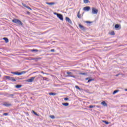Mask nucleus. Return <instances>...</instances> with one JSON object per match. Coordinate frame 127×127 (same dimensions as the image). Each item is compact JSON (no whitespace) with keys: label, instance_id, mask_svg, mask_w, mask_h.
<instances>
[{"label":"nucleus","instance_id":"nucleus-4","mask_svg":"<svg viewBox=\"0 0 127 127\" xmlns=\"http://www.w3.org/2000/svg\"><path fill=\"white\" fill-rule=\"evenodd\" d=\"M35 78H36V77L35 76L32 77L30 79H27L26 80V82H28V83H32V82H33V80H34V79H35Z\"/></svg>","mask_w":127,"mask_h":127},{"label":"nucleus","instance_id":"nucleus-29","mask_svg":"<svg viewBox=\"0 0 127 127\" xmlns=\"http://www.w3.org/2000/svg\"><path fill=\"white\" fill-rule=\"evenodd\" d=\"M79 75H86V73L83 72H79Z\"/></svg>","mask_w":127,"mask_h":127},{"label":"nucleus","instance_id":"nucleus-34","mask_svg":"<svg viewBox=\"0 0 127 127\" xmlns=\"http://www.w3.org/2000/svg\"><path fill=\"white\" fill-rule=\"evenodd\" d=\"M111 35H115V32L113 31L111 33Z\"/></svg>","mask_w":127,"mask_h":127},{"label":"nucleus","instance_id":"nucleus-16","mask_svg":"<svg viewBox=\"0 0 127 127\" xmlns=\"http://www.w3.org/2000/svg\"><path fill=\"white\" fill-rule=\"evenodd\" d=\"M3 40H5V43H8V39L7 38H3Z\"/></svg>","mask_w":127,"mask_h":127},{"label":"nucleus","instance_id":"nucleus-12","mask_svg":"<svg viewBox=\"0 0 127 127\" xmlns=\"http://www.w3.org/2000/svg\"><path fill=\"white\" fill-rule=\"evenodd\" d=\"M85 80H88L87 81V83H90V82H91L92 81H94V79H91L89 77L85 78Z\"/></svg>","mask_w":127,"mask_h":127},{"label":"nucleus","instance_id":"nucleus-22","mask_svg":"<svg viewBox=\"0 0 127 127\" xmlns=\"http://www.w3.org/2000/svg\"><path fill=\"white\" fill-rule=\"evenodd\" d=\"M32 113H34V114L35 115V116H37V117H38V116H39L38 114H37V113H36V112H35L34 111H32Z\"/></svg>","mask_w":127,"mask_h":127},{"label":"nucleus","instance_id":"nucleus-15","mask_svg":"<svg viewBox=\"0 0 127 127\" xmlns=\"http://www.w3.org/2000/svg\"><path fill=\"white\" fill-rule=\"evenodd\" d=\"M3 105L5 106V107H10V106H11V104L8 103H4L3 104Z\"/></svg>","mask_w":127,"mask_h":127},{"label":"nucleus","instance_id":"nucleus-30","mask_svg":"<svg viewBox=\"0 0 127 127\" xmlns=\"http://www.w3.org/2000/svg\"><path fill=\"white\" fill-rule=\"evenodd\" d=\"M103 123H105V124H106V125H109V122H107L106 121H103Z\"/></svg>","mask_w":127,"mask_h":127},{"label":"nucleus","instance_id":"nucleus-41","mask_svg":"<svg viewBox=\"0 0 127 127\" xmlns=\"http://www.w3.org/2000/svg\"><path fill=\"white\" fill-rule=\"evenodd\" d=\"M32 60H36V58H33L32 59Z\"/></svg>","mask_w":127,"mask_h":127},{"label":"nucleus","instance_id":"nucleus-37","mask_svg":"<svg viewBox=\"0 0 127 127\" xmlns=\"http://www.w3.org/2000/svg\"><path fill=\"white\" fill-rule=\"evenodd\" d=\"M69 100V98H64V101H68Z\"/></svg>","mask_w":127,"mask_h":127},{"label":"nucleus","instance_id":"nucleus-13","mask_svg":"<svg viewBox=\"0 0 127 127\" xmlns=\"http://www.w3.org/2000/svg\"><path fill=\"white\" fill-rule=\"evenodd\" d=\"M101 105H103L104 107H108V104L105 101H103L101 102Z\"/></svg>","mask_w":127,"mask_h":127},{"label":"nucleus","instance_id":"nucleus-19","mask_svg":"<svg viewBox=\"0 0 127 127\" xmlns=\"http://www.w3.org/2000/svg\"><path fill=\"white\" fill-rule=\"evenodd\" d=\"M30 51H31V52H38V50L33 49V50H31Z\"/></svg>","mask_w":127,"mask_h":127},{"label":"nucleus","instance_id":"nucleus-44","mask_svg":"<svg viewBox=\"0 0 127 127\" xmlns=\"http://www.w3.org/2000/svg\"><path fill=\"white\" fill-rule=\"evenodd\" d=\"M125 91H126L127 92V89H125Z\"/></svg>","mask_w":127,"mask_h":127},{"label":"nucleus","instance_id":"nucleus-21","mask_svg":"<svg viewBox=\"0 0 127 127\" xmlns=\"http://www.w3.org/2000/svg\"><path fill=\"white\" fill-rule=\"evenodd\" d=\"M118 92H119V90H115V91L113 92V95H115V94H117V93H118Z\"/></svg>","mask_w":127,"mask_h":127},{"label":"nucleus","instance_id":"nucleus-18","mask_svg":"<svg viewBox=\"0 0 127 127\" xmlns=\"http://www.w3.org/2000/svg\"><path fill=\"white\" fill-rule=\"evenodd\" d=\"M62 105H63V106H64V107H68V106H69V103H63Z\"/></svg>","mask_w":127,"mask_h":127},{"label":"nucleus","instance_id":"nucleus-9","mask_svg":"<svg viewBox=\"0 0 127 127\" xmlns=\"http://www.w3.org/2000/svg\"><path fill=\"white\" fill-rule=\"evenodd\" d=\"M11 74H13L14 75H18V76H20V73L18 72H11Z\"/></svg>","mask_w":127,"mask_h":127},{"label":"nucleus","instance_id":"nucleus-45","mask_svg":"<svg viewBox=\"0 0 127 127\" xmlns=\"http://www.w3.org/2000/svg\"><path fill=\"white\" fill-rule=\"evenodd\" d=\"M28 13H29V12H28Z\"/></svg>","mask_w":127,"mask_h":127},{"label":"nucleus","instance_id":"nucleus-5","mask_svg":"<svg viewBox=\"0 0 127 127\" xmlns=\"http://www.w3.org/2000/svg\"><path fill=\"white\" fill-rule=\"evenodd\" d=\"M92 13L93 14H98V9L95 7L92 8Z\"/></svg>","mask_w":127,"mask_h":127},{"label":"nucleus","instance_id":"nucleus-1","mask_svg":"<svg viewBox=\"0 0 127 127\" xmlns=\"http://www.w3.org/2000/svg\"><path fill=\"white\" fill-rule=\"evenodd\" d=\"M12 22L18 24V25H23L22 22L20 20L17 19H14L12 20Z\"/></svg>","mask_w":127,"mask_h":127},{"label":"nucleus","instance_id":"nucleus-3","mask_svg":"<svg viewBox=\"0 0 127 127\" xmlns=\"http://www.w3.org/2000/svg\"><path fill=\"white\" fill-rule=\"evenodd\" d=\"M67 77H72L73 78H75V75H73V73L71 72H67Z\"/></svg>","mask_w":127,"mask_h":127},{"label":"nucleus","instance_id":"nucleus-32","mask_svg":"<svg viewBox=\"0 0 127 127\" xmlns=\"http://www.w3.org/2000/svg\"><path fill=\"white\" fill-rule=\"evenodd\" d=\"M76 89H77L78 90H80V87L77 85L75 86Z\"/></svg>","mask_w":127,"mask_h":127},{"label":"nucleus","instance_id":"nucleus-46","mask_svg":"<svg viewBox=\"0 0 127 127\" xmlns=\"http://www.w3.org/2000/svg\"><path fill=\"white\" fill-rule=\"evenodd\" d=\"M1 75H0V77H1Z\"/></svg>","mask_w":127,"mask_h":127},{"label":"nucleus","instance_id":"nucleus-23","mask_svg":"<svg viewBox=\"0 0 127 127\" xmlns=\"http://www.w3.org/2000/svg\"><path fill=\"white\" fill-rule=\"evenodd\" d=\"M25 73H26V71H23L20 72V75H22L23 74H25Z\"/></svg>","mask_w":127,"mask_h":127},{"label":"nucleus","instance_id":"nucleus-2","mask_svg":"<svg viewBox=\"0 0 127 127\" xmlns=\"http://www.w3.org/2000/svg\"><path fill=\"white\" fill-rule=\"evenodd\" d=\"M5 78L7 79V80H9L10 81H12L13 82H15L16 79H14V77H12L9 76H5Z\"/></svg>","mask_w":127,"mask_h":127},{"label":"nucleus","instance_id":"nucleus-27","mask_svg":"<svg viewBox=\"0 0 127 127\" xmlns=\"http://www.w3.org/2000/svg\"><path fill=\"white\" fill-rule=\"evenodd\" d=\"M13 96H14V94H9L8 97H10V98H13Z\"/></svg>","mask_w":127,"mask_h":127},{"label":"nucleus","instance_id":"nucleus-43","mask_svg":"<svg viewBox=\"0 0 127 127\" xmlns=\"http://www.w3.org/2000/svg\"><path fill=\"white\" fill-rule=\"evenodd\" d=\"M41 73H42V74H44V72L43 71H41Z\"/></svg>","mask_w":127,"mask_h":127},{"label":"nucleus","instance_id":"nucleus-6","mask_svg":"<svg viewBox=\"0 0 127 127\" xmlns=\"http://www.w3.org/2000/svg\"><path fill=\"white\" fill-rule=\"evenodd\" d=\"M91 7H90V6H86L83 8V10H84L85 11H89Z\"/></svg>","mask_w":127,"mask_h":127},{"label":"nucleus","instance_id":"nucleus-7","mask_svg":"<svg viewBox=\"0 0 127 127\" xmlns=\"http://www.w3.org/2000/svg\"><path fill=\"white\" fill-rule=\"evenodd\" d=\"M65 20L66 21H67L68 23H70V24H72V21H71V19L68 17H65Z\"/></svg>","mask_w":127,"mask_h":127},{"label":"nucleus","instance_id":"nucleus-39","mask_svg":"<svg viewBox=\"0 0 127 127\" xmlns=\"http://www.w3.org/2000/svg\"><path fill=\"white\" fill-rule=\"evenodd\" d=\"M86 23H92V22L89 21H86Z\"/></svg>","mask_w":127,"mask_h":127},{"label":"nucleus","instance_id":"nucleus-40","mask_svg":"<svg viewBox=\"0 0 127 127\" xmlns=\"http://www.w3.org/2000/svg\"><path fill=\"white\" fill-rule=\"evenodd\" d=\"M23 6H24V7H26L27 6H28L25 4H23Z\"/></svg>","mask_w":127,"mask_h":127},{"label":"nucleus","instance_id":"nucleus-31","mask_svg":"<svg viewBox=\"0 0 127 127\" xmlns=\"http://www.w3.org/2000/svg\"><path fill=\"white\" fill-rule=\"evenodd\" d=\"M36 60H40L42 59V58H36Z\"/></svg>","mask_w":127,"mask_h":127},{"label":"nucleus","instance_id":"nucleus-11","mask_svg":"<svg viewBox=\"0 0 127 127\" xmlns=\"http://www.w3.org/2000/svg\"><path fill=\"white\" fill-rule=\"evenodd\" d=\"M79 27L81 29V30H85V27H84V26L79 24Z\"/></svg>","mask_w":127,"mask_h":127},{"label":"nucleus","instance_id":"nucleus-25","mask_svg":"<svg viewBox=\"0 0 127 127\" xmlns=\"http://www.w3.org/2000/svg\"><path fill=\"white\" fill-rule=\"evenodd\" d=\"M50 118H51V119H53V120H54V119H55V116H54V115H51L50 116Z\"/></svg>","mask_w":127,"mask_h":127},{"label":"nucleus","instance_id":"nucleus-17","mask_svg":"<svg viewBox=\"0 0 127 127\" xmlns=\"http://www.w3.org/2000/svg\"><path fill=\"white\" fill-rule=\"evenodd\" d=\"M47 4H48L49 5H53V4H55V2H46Z\"/></svg>","mask_w":127,"mask_h":127},{"label":"nucleus","instance_id":"nucleus-35","mask_svg":"<svg viewBox=\"0 0 127 127\" xmlns=\"http://www.w3.org/2000/svg\"><path fill=\"white\" fill-rule=\"evenodd\" d=\"M59 14V13H57V12H54V14H55L56 15H57V16H58V14Z\"/></svg>","mask_w":127,"mask_h":127},{"label":"nucleus","instance_id":"nucleus-36","mask_svg":"<svg viewBox=\"0 0 127 127\" xmlns=\"http://www.w3.org/2000/svg\"><path fill=\"white\" fill-rule=\"evenodd\" d=\"M51 52H55V50L54 49L51 50Z\"/></svg>","mask_w":127,"mask_h":127},{"label":"nucleus","instance_id":"nucleus-42","mask_svg":"<svg viewBox=\"0 0 127 127\" xmlns=\"http://www.w3.org/2000/svg\"><path fill=\"white\" fill-rule=\"evenodd\" d=\"M119 75H120V74H116V77H119Z\"/></svg>","mask_w":127,"mask_h":127},{"label":"nucleus","instance_id":"nucleus-28","mask_svg":"<svg viewBox=\"0 0 127 127\" xmlns=\"http://www.w3.org/2000/svg\"><path fill=\"white\" fill-rule=\"evenodd\" d=\"M84 3H88L89 2V0H83Z\"/></svg>","mask_w":127,"mask_h":127},{"label":"nucleus","instance_id":"nucleus-24","mask_svg":"<svg viewBox=\"0 0 127 127\" xmlns=\"http://www.w3.org/2000/svg\"><path fill=\"white\" fill-rule=\"evenodd\" d=\"M15 88H21V85H17L15 86Z\"/></svg>","mask_w":127,"mask_h":127},{"label":"nucleus","instance_id":"nucleus-20","mask_svg":"<svg viewBox=\"0 0 127 127\" xmlns=\"http://www.w3.org/2000/svg\"><path fill=\"white\" fill-rule=\"evenodd\" d=\"M77 17L78 18H81V15H80V11H79L77 13Z\"/></svg>","mask_w":127,"mask_h":127},{"label":"nucleus","instance_id":"nucleus-14","mask_svg":"<svg viewBox=\"0 0 127 127\" xmlns=\"http://www.w3.org/2000/svg\"><path fill=\"white\" fill-rule=\"evenodd\" d=\"M49 95H50V96H56V95H57V93H53V92H50V93H49Z\"/></svg>","mask_w":127,"mask_h":127},{"label":"nucleus","instance_id":"nucleus-33","mask_svg":"<svg viewBox=\"0 0 127 127\" xmlns=\"http://www.w3.org/2000/svg\"><path fill=\"white\" fill-rule=\"evenodd\" d=\"M26 8H28V9H30V10H32V9H31V8H30L29 6H27Z\"/></svg>","mask_w":127,"mask_h":127},{"label":"nucleus","instance_id":"nucleus-10","mask_svg":"<svg viewBox=\"0 0 127 127\" xmlns=\"http://www.w3.org/2000/svg\"><path fill=\"white\" fill-rule=\"evenodd\" d=\"M115 27L116 29H121V25H119V24H117L115 25Z\"/></svg>","mask_w":127,"mask_h":127},{"label":"nucleus","instance_id":"nucleus-8","mask_svg":"<svg viewBox=\"0 0 127 127\" xmlns=\"http://www.w3.org/2000/svg\"><path fill=\"white\" fill-rule=\"evenodd\" d=\"M57 17L60 18L61 20L63 21V15L61 14H59L57 16Z\"/></svg>","mask_w":127,"mask_h":127},{"label":"nucleus","instance_id":"nucleus-26","mask_svg":"<svg viewBox=\"0 0 127 127\" xmlns=\"http://www.w3.org/2000/svg\"><path fill=\"white\" fill-rule=\"evenodd\" d=\"M96 107L95 106H93V105H90L89 106V109H93V108H95Z\"/></svg>","mask_w":127,"mask_h":127},{"label":"nucleus","instance_id":"nucleus-38","mask_svg":"<svg viewBox=\"0 0 127 127\" xmlns=\"http://www.w3.org/2000/svg\"><path fill=\"white\" fill-rule=\"evenodd\" d=\"M8 115V113H4L3 114V116H7Z\"/></svg>","mask_w":127,"mask_h":127}]
</instances>
